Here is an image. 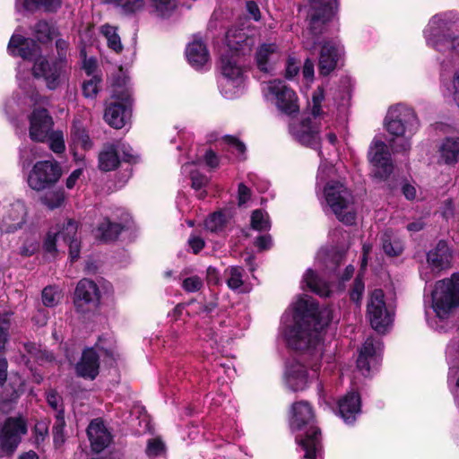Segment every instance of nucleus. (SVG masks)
I'll return each mask as SVG.
<instances>
[{
	"label": "nucleus",
	"instance_id": "1",
	"mask_svg": "<svg viewBox=\"0 0 459 459\" xmlns=\"http://www.w3.org/2000/svg\"><path fill=\"white\" fill-rule=\"evenodd\" d=\"M332 320L328 309L318 312L309 297H299L281 318L282 333L288 345L300 354L286 368L285 384L292 391H302L318 377L323 354L319 329Z\"/></svg>",
	"mask_w": 459,
	"mask_h": 459
},
{
	"label": "nucleus",
	"instance_id": "2",
	"mask_svg": "<svg viewBox=\"0 0 459 459\" xmlns=\"http://www.w3.org/2000/svg\"><path fill=\"white\" fill-rule=\"evenodd\" d=\"M56 48L59 61L50 64L46 58L39 56V47L30 39L14 33L8 44V52L14 56H21L23 60L34 61L33 75L42 78L50 90L56 89L65 79V66L63 60L68 51V42L63 39L56 41Z\"/></svg>",
	"mask_w": 459,
	"mask_h": 459
},
{
	"label": "nucleus",
	"instance_id": "3",
	"mask_svg": "<svg viewBox=\"0 0 459 459\" xmlns=\"http://www.w3.org/2000/svg\"><path fill=\"white\" fill-rule=\"evenodd\" d=\"M313 421V410L307 402H298L292 405L290 428L293 431L301 432L296 436V440L305 451L307 459H316L321 451L320 431Z\"/></svg>",
	"mask_w": 459,
	"mask_h": 459
},
{
	"label": "nucleus",
	"instance_id": "4",
	"mask_svg": "<svg viewBox=\"0 0 459 459\" xmlns=\"http://www.w3.org/2000/svg\"><path fill=\"white\" fill-rule=\"evenodd\" d=\"M427 44L437 51L459 56V17L452 13L434 15L425 29Z\"/></svg>",
	"mask_w": 459,
	"mask_h": 459
},
{
	"label": "nucleus",
	"instance_id": "5",
	"mask_svg": "<svg viewBox=\"0 0 459 459\" xmlns=\"http://www.w3.org/2000/svg\"><path fill=\"white\" fill-rule=\"evenodd\" d=\"M385 126L392 135L390 144L393 150L405 152L411 148L410 140L419 129L420 122L412 108L397 105L388 110Z\"/></svg>",
	"mask_w": 459,
	"mask_h": 459
},
{
	"label": "nucleus",
	"instance_id": "6",
	"mask_svg": "<svg viewBox=\"0 0 459 459\" xmlns=\"http://www.w3.org/2000/svg\"><path fill=\"white\" fill-rule=\"evenodd\" d=\"M323 198L337 219L351 225L356 220V209L351 192L340 181H329L323 188Z\"/></svg>",
	"mask_w": 459,
	"mask_h": 459
},
{
	"label": "nucleus",
	"instance_id": "7",
	"mask_svg": "<svg viewBox=\"0 0 459 459\" xmlns=\"http://www.w3.org/2000/svg\"><path fill=\"white\" fill-rule=\"evenodd\" d=\"M77 222L72 219H66L61 223L50 228L43 243L44 250L52 256L58 252L61 241L69 247L71 260L79 257L80 242L77 238Z\"/></svg>",
	"mask_w": 459,
	"mask_h": 459
},
{
	"label": "nucleus",
	"instance_id": "8",
	"mask_svg": "<svg viewBox=\"0 0 459 459\" xmlns=\"http://www.w3.org/2000/svg\"><path fill=\"white\" fill-rule=\"evenodd\" d=\"M432 309L440 320L448 318L459 307V274L438 281L431 294Z\"/></svg>",
	"mask_w": 459,
	"mask_h": 459
},
{
	"label": "nucleus",
	"instance_id": "9",
	"mask_svg": "<svg viewBox=\"0 0 459 459\" xmlns=\"http://www.w3.org/2000/svg\"><path fill=\"white\" fill-rule=\"evenodd\" d=\"M239 55L223 52L221 56V92L227 99L238 97L245 88L246 74L239 64Z\"/></svg>",
	"mask_w": 459,
	"mask_h": 459
},
{
	"label": "nucleus",
	"instance_id": "10",
	"mask_svg": "<svg viewBox=\"0 0 459 459\" xmlns=\"http://www.w3.org/2000/svg\"><path fill=\"white\" fill-rule=\"evenodd\" d=\"M337 0H312L308 11V29L303 34L304 45L312 49L316 44L317 36L323 32L325 24L333 15Z\"/></svg>",
	"mask_w": 459,
	"mask_h": 459
},
{
	"label": "nucleus",
	"instance_id": "11",
	"mask_svg": "<svg viewBox=\"0 0 459 459\" xmlns=\"http://www.w3.org/2000/svg\"><path fill=\"white\" fill-rule=\"evenodd\" d=\"M262 91L264 99L275 105L278 110L291 116L299 111L298 96L285 82L271 80L263 84Z\"/></svg>",
	"mask_w": 459,
	"mask_h": 459
},
{
	"label": "nucleus",
	"instance_id": "12",
	"mask_svg": "<svg viewBox=\"0 0 459 459\" xmlns=\"http://www.w3.org/2000/svg\"><path fill=\"white\" fill-rule=\"evenodd\" d=\"M62 176L59 163L54 160L37 161L27 178L28 186L37 192L50 188Z\"/></svg>",
	"mask_w": 459,
	"mask_h": 459
},
{
	"label": "nucleus",
	"instance_id": "13",
	"mask_svg": "<svg viewBox=\"0 0 459 459\" xmlns=\"http://www.w3.org/2000/svg\"><path fill=\"white\" fill-rule=\"evenodd\" d=\"M111 96L115 102L110 103L107 107L104 119L110 126L120 129L126 125V107L129 103L131 91L125 83L114 84Z\"/></svg>",
	"mask_w": 459,
	"mask_h": 459
},
{
	"label": "nucleus",
	"instance_id": "14",
	"mask_svg": "<svg viewBox=\"0 0 459 459\" xmlns=\"http://www.w3.org/2000/svg\"><path fill=\"white\" fill-rule=\"evenodd\" d=\"M367 314L372 328L378 333H385L393 322V310L386 306L382 290L371 292Z\"/></svg>",
	"mask_w": 459,
	"mask_h": 459
},
{
	"label": "nucleus",
	"instance_id": "15",
	"mask_svg": "<svg viewBox=\"0 0 459 459\" xmlns=\"http://www.w3.org/2000/svg\"><path fill=\"white\" fill-rule=\"evenodd\" d=\"M255 30L246 22L231 27L226 33V48L223 52L244 56L255 43Z\"/></svg>",
	"mask_w": 459,
	"mask_h": 459
},
{
	"label": "nucleus",
	"instance_id": "16",
	"mask_svg": "<svg viewBox=\"0 0 459 459\" xmlns=\"http://www.w3.org/2000/svg\"><path fill=\"white\" fill-rule=\"evenodd\" d=\"M368 157L372 166V176L380 181L387 179L393 172V163L385 143L375 138L369 146Z\"/></svg>",
	"mask_w": 459,
	"mask_h": 459
},
{
	"label": "nucleus",
	"instance_id": "17",
	"mask_svg": "<svg viewBox=\"0 0 459 459\" xmlns=\"http://www.w3.org/2000/svg\"><path fill=\"white\" fill-rule=\"evenodd\" d=\"M134 162L136 156L133 149L124 143L106 144L99 154V168L103 171L116 169L120 161Z\"/></svg>",
	"mask_w": 459,
	"mask_h": 459
},
{
	"label": "nucleus",
	"instance_id": "18",
	"mask_svg": "<svg viewBox=\"0 0 459 459\" xmlns=\"http://www.w3.org/2000/svg\"><path fill=\"white\" fill-rule=\"evenodd\" d=\"M322 127L321 120L311 117L292 122L290 125V133L300 144L316 148L319 143V132Z\"/></svg>",
	"mask_w": 459,
	"mask_h": 459
},
{
	"label": "nucleus",
	"instance_id": "19",
	"mask_svg": "<svg viewBox=\"0 0 459 459\" xmlns=\"http://www.w3.org/2000/svg\"><path fill=\"white\" fill-rule=\"evenodd\" d=\"M27 431L21 419L9 418L0 427V457L10 455L17 448L21 437Z\"/></svg>",
	"mask_w": 459,
	"mask_h": 459
},
{
	"label": "nucleus",
	"instance_id": "20",
	"mask_svg": "<svg viewBox=\"0 0 459 459\" xmlns=\"http://www.w3.org/2000/svg\"><path fill=\"white\" fill-rule=\"evenodd\" d=\"M100 300V291L93 281L82 279L75 288L74 306L76 310L84 313L88 308L85 306H96Z\"/></svg>",
	"mask_w": 459,
	"mask_h": 459
},
{
	"label": "nucleus",
	"instance_id": "21",
	"mask_svg": "<svg viewBox=\"0 0 459 459\" xmlns=\"http://www.w3.org/2000/svg\"><path fill=\"white\" fill-rule=\"evenodd\" d=\"M342 55L343 48L338 41H325L321 46L319 54L318 69L320 74H330L337 67Z\"/></svg>",
	"mask_w": 459,
	"mask_h": 459
},
{
	"label": "nucleus",
	"instance_id": "22",
	"mask_svg": "<svg viewBox=\"0 0 459 459\" xmlns=\"http://www.w3.org/2000/svg\"><path fill=\"white\" fill-rule=\"evenodd\" d=\"M29 134L32 141L45 142L52 132L53 119L45 108H35L29 117Z\"/></svg>",
	"mask_w": 459,
	"mask_h": 459
},
{
	"label": "nucleus",
	"instance_id": "23",
	"mask_svg": "<svg viewBox=\"0 0 459 459\" xmlns=\"http://www.w3.org/2000/svg\"><path fill=\"white\" fill-rule=\"evenodd\" d=\"M281 56V48L275 43H263L258 46L255 53L256 66L264 73L271 72Z\"/></svg>",
	"mask_w": 459,
	"mask_h": 459
},
{
	"label": "nucleus",
	"instance_id": "24",
	"mask_svg": "<svg viewBox=\"0 0 459 459\" xmlns=\"http://www.w3.org/2000/svg\"><path fill=\"white\" fill-rule=\"evenodd\" d=\"M87 435L93 451L99 453L104 450L112 441V435L100 419L91 421Z\"/></svg>",
	"mask_w": 459,
	"mask_h": 459
},
{
	"label": "nucleus",
	"instance_id": "25",
	"mask_svg": "<svg viewBox=\"0 0 459 459\" xmlns=\"http://www.w3.org/2000/svg\"><path fill=\"white\" fill-rule=\"evenodd\" d=\"M382 350L379 340L368 338L361 347L357 359V367L363 375L369 374L371 364L377 363V355Z\"/></svg>",
	"mask_w": 459,
	"mask_h": 459
},
{
	"label": "nucleus",
	"instance_id": "26",
	"mask_svg": "<svg viewBox=\"0 0 459 459\" xmlns=\"http://www.w3.org/2000/svg\"><path fill=\"white\" fill-rule=\"evenodd\" d=\"M26 207L21 201L10 204L4 211L1 228L6 232L14 231L25 222Z\"/></svg>",
	"mask_w": 459,
	"mask_h": 459
},
{
	"label": "nucleus",
	"instance_id": "27",
	"mask_svg": "<svg viewBox=\"0 0 459 459\" xmlns=\"http://www.w3.org/2000/svg\"><path fill=\"white\" fill-rule=\"evenodd\" d=\"M437 162L454 166L459 161V137L448 136L437 145Z\"/></svg>",
	"mask_w": 459,
	"mask_h": 459
},
{
	"label": "nucleus",
	"instance_id": "28",
	"mask_svg": "<svg viewBox=\"0 0 459 459\" xmlns=\"http://www.w3.org/2000/svg\"><path fill=\"white\" fill-rule=\"evenodd\" d=\"M339 413L345 423L355 421L360 413V397L358 393H348L339 401Z\"/></svg>",
	"mask_w": 459,
	"mask_h": 459
},
{
	"label": "nucleus",
	"instance_id": "29",
	"mask_svg": "<svg viewBox=\"0 0 459 459\" xmlns=\"http://www.w3.org/2000/svg\"><path fill=\"white\" fill-rule=\"evenodd\" d=\"M99 355L91 349L83 351L81 360L76 365V372L84 378L94 379L99 374Z\"/></svg>",
	"mask_w": 459,
	"mask_h": 459
},
{
	"label": "nucleus",
	"instance_id": "30",
	"mask_svg": "<svg viewBox=\"0 0 459 459\" xmlns=\"http://www.w3.org/2000/svg\"><path fill=\"white\" fill-rule=\"evenodd\" d=\"M451 251L445 241H439L436 247L428 253L427 260L433 270H443L450 266Z\"/></svg>",
	"mask_w": 459,
	"mask_h": 459
},
{
	"label": "nucleus",
	"instance_id": "31",
	"mask_svg": "<svg viewBox=\"0 0 459 459\" xmlns=\"http://www.w3.org/2000/svg\"><path fill=\"white\" fill-rule=\"evenodd\" d=\"M186 55L189 64L199 69L209 60L206 46L199 39H194L186 48Z\"/></svg>",
	"mask_w": 459,
	"mask_h": 459
},
{
	"label": "nucleus",
	"instance_id": "32",
	"mask_svg": "<svg viewBox=\"0 0 459 459\" xmlns=\"http://www.w3.org/2000/svg\"><path fill=\"white\" fill-rule=\"evenodd\" d=\"M302 288H307L321 297H327L330 294L328 284L319 279L311 269H307L303 276Z\"/></svg>",
	"mask_w": 459,
	"mask_h": 459
},
{
	"label": "nucleus",
	"instance_id": "33",
	"mask_svg": "<svg viewBox=\"0 0 459 459\" xmlns=\"http://www.w3.org/2000/svg\"><path fill=\"white\" fill-rule=\"evenodd\" d=\"M147 3L150 13L162 18L170 16L178 6V0H148Z\"/></svg>",
	"mask_w": 459,
	"mask_h": 459
},
{
	"label": "nucleus",
	"instance_id": "34",
	"mask_svg": "<svg viewBox=\"0 0 459 459\" xmlns=\"http://www.w3.org/2000/svg\"><path fill=\"white\" fill-rule=\"evenodd\" d=\"M123 227L119 223L111 222L108 219H104L97 227L96 238L104 241L116 239L121 233Z\"/></svg>",
	"mask_w": 459,
	"mask_h": 459
},
{
	"label": "nucleus",
	"instance_id": "35",
	"mask_svg": "<svg viewBox=\"0 0 459 459\" xmlns=\"http://www.w3.org/2000/svg\"><path fill=\"white\" fill-rule=\"evenodd\" d=\"M71 137L75 144L80 145L84 150L91 147V142L85 130V126L79 118H74L73 121Z\"/></svg>",
	"mask_w": 459,
	"mask_h": 459
},
{
	"label": "nucleus",
	"instance_id": "36",
	"mask_svg": "<svg viewBox=\"0 0 459 459\" xmlns=\"http://www.w3.org/2000/svg\"><path fill=\"white\" fill-rule=\"evenodd\" d=\"M382 248L389 256L399 255L403 250V245L392 232L386 231L382 237Z\"/></svg>",
	"mask_w": 459,
	"mask_h": 459
},
{
	"label": "nucleus",
	"instance_id": "37",
	"mask_svg": "<svg viewBox=\"0 0 459 459\" xmlns=\"http://www.w3.org/2000/svg\"><path fill=\"white\" fill-rule=\"evenodd\" d=\"M66 199L65 191L62 188H57L47 192L41 197V203L48 208L54 210L61 207Z\"/></svg>",
	"mask_w": 459,
	"mask_h": 459
},
{
	"label": "nucleus",
	"instance_id": "38",
	"mask_svg": "<svg viewBox=\"0 0 459 459\" xmlns=\"http://www.w3.org/2000/svg\"><path fill=\"white\" fill-rule=\"evenodd\" d=\"M146 454L150 459H166V446L160 437L149 439Z\"/></svg>",
	"mask_w": 459,
	"mask_h": 459
},
{
	"label": "nucleus",
	"instance_id": "39",
	"mask_svg": "<svg viewBox=\"0 0 459 459\" xmlns=\"http://www.w3.org/2000/svg\"><path fill=\"white\" fill-rule=\"evenodd\" d=\"M244 270L238 266H230L226 270L227 285L233 290H238L243 286Z\"/></svg>",
	"mask_w": 459,
	"mask_h": 459
},
{
	"label": "nucleus",
	"instance_id": "40",
	"mask_svg": "<svg viewBox=\"0 0 459 459\" xmlns=\"http://www.w3.org/2000/svg\"><path fill=\"white\" fill-rule=\"evenodd\" d=\"M61 4V0H24L23 7L28 11H34L40 7L47 11H56Z\"/></svg>",
	"mask_w": 459,
	"mask_h": 459
},
{
	"label": "nucleus",
	"instance_id": "41",
	"mask_svg": "<svg viewBox=\"0 0 459 459\" xmlns=\"http://www.w3.org/2000/svg\"><path fill=\"white\" fill-rule=\"evenodd\" d=\"M65 420L64 416V410H60L56 415V421L53 426V437L56 446H60L65 443Z\"/></svg>",
	"mask_w": 459,
	"mask_h": 459
},
{
	"label": "nucleus",
	"instance_id": "42",
	"mask_svg": "<svg viewBox=\"0 0 459 459\" xmlns=\"http://www.w3.org/2000/svg\"><path fill=\"white\" fill-rule=\"evenodd\" d=\"M101 32L107 39L108 46L115 52L118 53L122 50L123 46L120 41V37L117 33L116 28L105 24L101 27Z\"/></svg>",
	"mask_w": 459,
	"mask_h": 459
},
{
	"label": "nucleus",
	"instance_id": "43",
	"mask_svg": "<svg viewBox=\"0 0 459 459\" xmlns=\"http://www.w3.org/2000/svg\"><path fill=\"white\" fill-rule=\"evenodd\" d=\"M226 223V215L221 212H216L205 220L204 226L211 232H219L224 229Z\"/></svg>",
	"mask_w": 459,
	"mask_h": 459
},
{
	"label": "nucleus",
	"instance_id": "44",
	"mask_svg": "<svg viewBox=\"0 0 459 459\" xmlns=\"http://www.w3.org/2000/svg\"><path fill=\"white\" fill-rule=\"evenodd\" d=\"M251 227L255 230H268L271 228V221L267 212L257 209L252 212Z\"/></svg>",
	"mask_w": 459,
	"mask_h": 459
},
{
	"label": "nucleus",
	"instance_id": "45",
	"mask_svg": "<svg viewBox=\"0 0 459 459\" xmlns=\"http://www.w3.org/2000/svg\"><path fill=\"white\" fill-rule=\"evenodd\" d=\"M35 35L41 42H46L57 36L56 30L47 22H39L35 25Z\"/></svg>",
	"mask_w": 459,
	"mask_h": 459
},
{
	"label": "nucleus",
	"instance_id": "46",
	"mask_svg": "<svg viewBox=\"0 0 459 459\" xmlns=\"http://www.w3.org/2000/svg\"><path fill=\"white\" fill-rule=\"evenodd\" d=\"M42 302L46 307L56 306L62 298L61 291L54 286H48L42 290Z\"/></svg>",
	"mask_w": 459,
	"mask_h": 459
},
{
	"label": "nucleus",
	"instance_id": "47",
	"mask_svg": "<svg viewBox=\"0 0 459 459\" xmlns=\"http://www.w3.org/2000/svg\"><path fill=\"white\" fill-rule=\"evenodd\" d=\"M194 166L193 163H186L182 166L184 173H189L192 180V186L195 190L202 189L208 183L206 176L200 174L197 171H193L191 168Z\"/></svg>",
	"mask_w": 459,
	"mask_h": 459
},
{
	"label": "nucleus",
	"instance_id": "48",
	"mask_svg": "<svg viewBox=\"0 0 459 459\" xmlns=\"http://www.w3.org/2000/svg\"><path fill=\"white\" fill-rule=\"evenodd\" d=\"M101 78L98 75H92L85 80L82 84V92L86 98L94 99L100 89Z\"/></svg>",
	"mask_w": 459,
	"mask_h": 459
},
{
	"label": "nucleus",
	"instance_id": "49",
	"mask_svg": "<svg viewBox=\"0 0 459 459\" xmlns=\"http://www.w3.org/2000/svg\"><path fill=\"white\" fill-rule=\"evenodd\" d=\"M325 100V92L322 87H318L312 95V107H311V115L315 117V119L322 120V107L321 104Z\"/></svg>",
	"mask_w": 459,
	"mask_h": 459
},
{
	"label": "nucleus",
	"instance_id": "50",
	"mask_svg": "<svg viewBox=\"0 0 459 459\" xmlns=\"http://www.w3.org/2000/svg\"><path fill=\"white\" fill-rule=\"evenodd\" d=\"M117 6H119L126 13H134L143 10L147 6L146 0H115Z\"/></svg>",
	"mask_w": 459,
	"mask_h": 459
},
{
	"label": "nucleus",
	"instance_id": "51",
	"mask_svg": "<svg viewBox=\"0 0 459 459\" xmlns=\"http://www.w3.org/2000/svg\"><path fill=\"white\" fill-rule=\"evenodd\" d=\"M47 139L49 141V148L55 153H62L65 151V145L62 131H52Z\"/></svg>",
	"mask_w": 459,
	"mask_h": 459
},
{
	"label": "nucleus",
	"instance_id": "52",
	"mask_svg": "<svg viewBox=\"0 0 459 459\" xmlns=\"http://www.w3.org/2000/svg\"><path fill=\"white\" fill-rule=\"evenodd\" d=\"M443 85L446 87L456 106L459 108V68L455 71L451 81L443 82Z\"/></svg>",
	"mask_w": 459,
	"mask_h": 459
},
{
	"label": "nucleus",
	"instance_id": "53",
	"mask_svg": "<svg viewBox=\"0 0 459 459\" xmlns=\"http://www.w3.org/2000/svg\"><path fill=\"white\" fill-rule=\"evenodd\" d=\"M41 156L40 150L37 146L25 147L20 151V157L23 168L28 167L34 159Z\"/></svg>",
	"mask_w": 459,
	"mask_h": 459
},
{
	"label": "nucleus",
	"instance_id": "54",
	"mask_svg": "<svg viewBox=\"0 0 459 459\" xmlns=\"http://www.w3.org/2000/svg\"><path fill=\"white\" fill-rule=\"evenodd\" d=\"M204 286V281L197 275L186 277L182 281V288L186 292H196Z\"/></svg>",
	"mask_w": 459,
	"mask_h": 459
},
{
	"label": "nucleus",
	"instance_id": "55",
	"mask_svg": "<svg viewBox=\"0 0 459 459\" xmlns=\"http://www.w3.org/2000/svg\"><path fill=\"white\" fill-rule=\"evenodd\" d=\"M221 143L226 144L229 147V150L238 155L245 153V144L233 136L226 135L221 139Z\"/></svg>",
	"mask_w": 459,
	"mask_h": 459
},
{
	"label": "nucleus",
	"instance_id": "56",
	"mask_svg": "<svg viewBox=\"0 0 459 459\" xmlns=\"http://www.w3.org/2000/svg\"><path fill=\"white\" fill-rule=\"evenodd\" d=\"M9 326V319L6 316H0V352L4 350L5 344L8 341Z\"/></svg>",
	"mask_w": 459,
	"mask_h": 459
},
{
	"label": "nucleus",
	"instance_id": "57",
	"mask_svg": "<svg viewBox=\"0 0 459 459\" xmlns=\"http://www.w3.org/2000/svg\"><path fill=\"white\" fill-rule=\"evenodd\" d=\"M333 169L331 164L327 163L326 161H322L318 168L317 177H316V184L317 186H320L323 184L325 179L330 177V175L333 173Z\"/></svg>",
	"mask_w": 459,
	"mask_h": 459
},
{
	"label": "nucleus",
	"instance_id": "58",
	"mask_svg": "<svg viewBox=\"0 0 459 459\" xmlns=\"http://www.w3.org/2000/svg\"><path fill=\"white\" fill-rule=\"evenodd\" d=\"M364 282L361 281L359 276H357L353 287L351 290V299L359 303L361 300L364 292Z\"/></svg>",
	"mask_w": 459,
	"mask_h": 459
},
{
	"label": "nucleus",
	"instance_id": "59",
	"mask_svg": "<svg viewBox=\"0 0 459 459\" xmlns=\"http://www.w3.org/2000/svg\"><path fill=\"white\" fill-rule=\"evenodd\" d=\"M25 349L29 354L38 360L50 359L52 358L51 355L47 354V351H41L35 343L25 344Z\"/></svg>",
	"mask_w": 459,
	"mask_h": 459
},
{
	"label": "nucleus",
	"instance_id": "60",
	"mask_svg": "<svg viewBox=\"0 0 459 459\" xmlns=\"http://www.w3.org/2000/svg\"><path fill=\"white\" fill-rule=\"evenodd\" d=\"M39 247L37 238H31L22 245L20 248V254L24 256H30L35 254Z\"/></svg>",
	"mask_w": 459,
	"mask_h": 459
},
{
	"label": "nucleus",
	"instance_id": "61",
	"mask_svg": "<svg viewBox=\"0 0 459 459\" xmlns=\"http://www.w3.org/2000/svg\"><path fill=\"white\" fill-rule=\"evenodd\" d=\"M47 402L48 405L54 410H56L57 412L60 410H63L62 398L60 397V395H58V394L56 391L50 390L49 392H48Z\"/></svg>",
	"mask_w": 459,
	"mask_h": 459
},
{
	"label": "nucleus",
	"instance_id": "62",
	"mask_svg": "<svg viewBox=\"0 0 459 459\" xmlns=\"http://www.w3.org/2000/svg\"><path fill=\"white\" fill-rule=\"evenodd\" d=\"M299 71V63L294 57H289L286 65V77L294 78Z\"/></svg>",
	"mask_w": 459,
	"mask_h": 459
},
{
	"label": "nucleus",
	"instance_id": "63",
	"mask_svg": "<svg viewBox=\"0 0 459 459\" xmlns=\"http://www.w3.org/2000/svg\"><path fill=\"white\" fill-rule=\"evenodd\" d=\"M255 246L259 250H266L271 248L273 246V239L270 235H262L258 237L255 241Z\"/></svg>",
	"mask_w": 459,
	"mask_h": 459
},
{
	"label": "nucleus",
	"instance_id": "64",
	"mask_svg": "<svg viewBox=\"0 0 459 459\" xmlns=\"http://www.w3.org/2000/svg\"><path fill=\"white\" fill-rule=\"evenodd\" d=\"M446 357L449 363H453L459 358V343L451 342L446 348Z\"/></svg>",
	"mask_w": 459,
	"mask_h": 459
}]
</instances>
